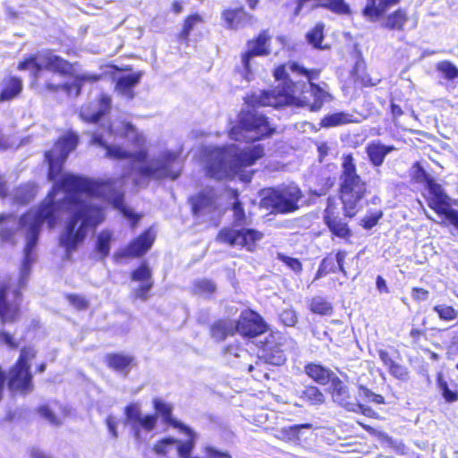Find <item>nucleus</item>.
I'll use <instances>...</instances> for the list:
<instances>
[{"label": "nucleus", "instance_id": "43", "mask_svg": "<svg viewBox=\"0 0 458 458\" xmlns=\"http://www.w3.org/2000/svg\"><path fill=\"white\" fill-rule=\"evenodd\" d=\"M324 25L321 23L317 24L313 30L307 33L306 37L310 44L318 48L320 47L324 38L323 35Z\"/></svg>", "mask_w": 458, "mask_h": 458}, {"label": "nucleus", "instance_id": "47", "mask_svg": "<svg viewBox=\"0 0 458 458\" xmlns=\"http://www.w3.org/2000/svg\"><path fill=\"white\" fill-rule=\"evenodd\" d=\"M433 310L437 313L439 318L443 320H454L457 317L455 310L447 305H437L433 308Z\"/></svg>", "mask_w": 458, "mask_h": 458}, {"label": "nucleus", "instance_id": "33", "mask_svg": "<svg viewBox=\"0 0 458 458\" xmlns=\"http://www.w3.org/2000/svg\"><path fill=\"white\" fill-rule=\"evenodd\" d=\"M22 89V82L20 79L16 77L10 78L6 83L4 85V88L0 93V100L6 101L10 100L16 96Z\"/></svg>", "mask_w": 458, "mask_h": 458}, {"label": "nucleus", "instance_id": "10", "mask_svg": "<svg viewBox=\"0 0 458 458\" xmlns=\"http://www.w3.org/2000/svg\"><path fill=\"white\" fill-rule=\"evenodd\" d=\"M260 357L265 362L280 366L286 360L285 352L291 344V339L282 333H271L260 341Z\"/></svg>", "mask_w": 458, "mask_h": 458}, {"label": "nucleus", "instance_id": "19", "mask_svg": "<svg viewBox=\"0 0 458 458\" xmlns=\"http://www.w3.org/2000/svg\"><path fill=\"white\" fill-rule=\"evenodd\" d=\"M428 191L431 194L428 201V207L437 215L446 216L450 210H454L451 207V198L439 183L435 182H429Z\"/></svg>", "mask_w": 458, "mask_h": 458}, {"label": "nucleus", "instance_id": "6", "mask_svg": "<svg viewBox=\"0 0 458 458\" xmlns=\"http://www.w3.org/2000/svg\"><path fill=\"white\" fill-rule=\"evenodd\" d=\"M289 69L292 72L305 76L309 81L308 84L305 82L300 84L299 89L304 93L297 94L299 98L295 99V103L300 102L302 106H309L310 111H318L326 101L332 99V96L325 89L311 82L312 80L318 79V71L308 70L297 63H292Z\"/></svg>", "mask_w": 458, "mask_h": 458}, {"label": "nucleus", "instance_id": "30", "mask_svg": "<svg viewBox=\"0 0 458 458\" xmlns=\"http://www.w3.org/2000/svg\"><path fill=\"white\" fill-rule=\"evenodd\" d=\"M223 16L228 26L232 29H238L250 23L252 16L241 7L234 10H227L224 12Z\"/></svg>", "mask_w": 458, "mask_h": 458}, {"label": "nucleus", "instance_id": "50", "mask_svg": "<svg viewBox=\"0 0 458 458\" xmlns=\"http://www.w3.org/2000/svg\"><path fill=\"white\" fill-rule=\"evenodd\" d=\"M280 321L286 327H293L298 321L297 314L293 309H285L279 315Z\"/></svg>", "mask_w": 458, "mask_h": 458}, {"label": "nucleus", "instance_id": "61", "mask_svg": "<svg viewBox=\"0 0 458 458\" xmlns=\"http://www.w3.org/2000/svg\"><path fill=\"white\" fill-rule=\"evenodd\" d=\"M346 256H347V251L338 250L336 252L335 258V262L337 263L339 271H341L344 275L346 274V271L344 267V263Z\"/></svg>", "mask_w": 458, "mask_h": 458}, {"label": "nucleus", "instance_id": "42", "mask_svg": "<svg viewBox=\"0 0 458 458\" xmlns=\"http://www.w3.org/2000/svg\"><path fill=\"white\" fill-rule=\"evenodd\" d=\"M437 385L444 399L447 403H454L458 400V393L448 387L447 382L443 378L441 374H438L437 376Z\"/></svg>", "mask_w": 458, "mask_h": 458}, {"label": "nucleus", "instance_id": "62", "mask_svg": "<svg viewBox=\"0 0 458 458\" xmlns=\"http://www.w3.org/2000/svg\"><path fill=\"white\" fill-rule=\"evenodd\" d=\"M412 297L416 301H425L428 297V291L415 287L412 289Z\"/></svg>", "mask_w": 458, "mask_h": 458}, {"label": "nucleus", "instance_id": "32", "mask_svg": "<svg viewBox=\"0 0 458 458\" xmlns=\"http://www.w3.org/2000/svg\"><path fill=\"white\" fill-rule=\"evenodd\" d=\"M191 292L194 295L209 300L216 292V284L207 278L196 279L192 284Z\"/></svg>", "mask_w": 458, "mask_h": 458}, {"label": "nucleus", "instance_id": "52", "mask_svg": "<svg viewBox=\"0 0 458 458\" xmlns=\"http://www.w3.org/2000/svg\"><path fill=\"white\" fill-rule=\"evenodd\" d=\"M122 128L124 131V135L128 139H132V140L138 145L140 146L143 143L142 137L138 134L134 126L129 123H123Z\"/></svg>", "mask_w": 458, "mask_h": 458}, {"label": "nucleus", "instance_id": "55", "mask_svg": "<svg viewBox=\"0 0 458 458\" xmlns=\"http://www.w3.org/2000/svg\"><path fill=\"white\" fill-rule=\"evenodd\" d=\"M381 217H382L381 211H379L378 213L372 214L370 216H367L361 220V225L365 229H368V230L371 229L377 224L378 220Z\"/></svg>", "mask_w": 458, "mask_h": 458}, {"label": "nucleus", "instance_id": "28", "mask_svg": "<svg viewBox=\"0 0 458 458\" xmlns=\"http://www.w3.org/2000/svg\"><path fill=\"white\" fill-rule=\"evenodd\" d=\"M304 371L310 377L320 385H327L332 381L334 377H336L331 369L317 363L307 364Z\"/></svg>", "mask_w": 458, "mask_h": 458}, {"label": "nucleus", "instance_id": "12", "mask_svg": "<svg viewBox=\"0 0 458 458\" xmlns=\"http://www.w3.org/2000/svg\"><path fill=\"white\" fill-rule=\"evenodd\" d=\"M126 423L130 426L134 438L141 441V431H152L157 423V414L143 415L138 403H130L124 409Z\"/></svg>", "mask_w": 458, "mask_h": 458}, {"label": "nucleus", "instance_id": "13", "mask_svg": "<svg viewBox=\"0 0 458 458\" xmlns=\"http://www.w3.org/2000/svg\"><path fill=\"white\" fill-rule=\"evenodd\" d=\"M262 236L261 233L254 229L224 228L219 232L217 240L232 247L246 248L248 250H252L256 242L261 240Z\"/></svg>", "mask_w": 458, "mask_h": 458}, {"label": "nucleus", "instance_id": "29", "mask_svg": "<svg viewBox=\"0 0 458 458\" xmlns=\"http://www.w3.org/2000/svg\"><path fill=\"white\" fill-rule=\"evenodd\" d=\"M141 76V72L123 75L117 80L115 88L128 99H132L134 97L133 87L140 82Z\"/></svg>", "mask_w": 458, "mask_h": 458}, {"label": "nucleus", "instance_id": "1", "mask_svg": "<svg viewBox=\"0 0 458 458\" xmlns=\"http://www.w3.org/2000/svg\"><path fill=\"white\" fill-rule=\"evenodd\" d=\"M79 141L74 132H68L61 137L52 149L45 152L48 164V180L54 182L52 191L37 209H30L22 215L19 225L26 231L24 258L21 267L19 286L24 287L30 275V266L34 262L33 250L38 244L43 223L53 229L59 221V213L70 214L64 228L60 233L59 244L70 256L85 240L89 228H95L105 219L104 210L96 204L93 197H101L119 210L121 214L132 221L134 226L140 216L124 205V178L131 174L134 184H141L140 180H175L181 173L179 156L173 151H163L157 156L148 158V151L140 149L127 151L115 145L106 144L101 135L94 134L91 142L106 150V157L114 159H127L130 163L126 171L119 178L106 181H93L82 176L63 174V165L69 154L73 151Z\"/></svg>", "mask_w": 458, "mask_h": 458}, {"label": "nucleus", "instance_id": "2", "mask_svg": "<svg viewBox=\"0 0 458 458\" xmlns=\"http://www.w3.org/2000/svg\"><path fill=\"white\" fill-rule=\"evenodd\" d=\"M263 155L264 148L260 144L244 148L236 144L215 148L209 152L207 174L216 180L233 177L243 167L252 165Z\"/></svg>", "mask_w": 458, "mask_h": 458}, {"label": "nucleus", "instance_id": "24", "mask_svg": "<svg viewBox=\"0 0 458 458\" xmlns=\"http://www.w3.org/2000/svg\"><path fill=\"white\" fill-rule=\"evenodd\" d=\"M8 287V284L0 282V319L2 324L14 322L20 310L18 302H10L7 300Z\"/></svg>", "mask_w": 458, "mask_h": 458}, {"label": "nucleus", "instance_id": "26", "mask_svg": "<svg viewBox=\"0 0 458 458\" xmlns=\"http://www.w3.org/2000/svg\"><path fill=\"white\" fill-rule=\"evenodd\" d=\"M399 2L400 0H368L363 14L369 21H375Z\"/></svg>", "mask_w": 458, "mask_h": 458}, {"label": "nucleus", "instance_id": "40", "mask_svg": "<svg viewBox=\"0 0 458 458\" xmlns=\"http://www.w3.org/2000/svg\"><path fill=\"white\" fill-rule=\"evenodd\" d=\"M437 70L447 81L458 79V68L449 61H441L437 64Z\"/></svg>", "mask_w": 458, "mask_h": 458}, {"label": "nucleus", "instance_id": "20", "mask_svg": "<svg viewBox=\"0 0 458 458\" xmlns=\"http://www.w3.org/2000/svg\"><path fill=\"white\" fill-rule=\"evenodd\" d=\"M155 236L150 229L146 230L139 237L134 239L126 248L115 254L116 259L136 258L144 255L153 245Z\"/></svg>", "mask_w": 458, "mask_h": 458}, {"label": "nucleus", "instance_id": "9", "mask_svg": "<svg viewBox=\"0 0 458 458\" xmlns=\"http://www.w3.org/2000/svg\"><path fill=\"white\" fill-rule=\"evenodd\" d=\"M301 197V189L295 184H289L268 190L261 202L274 212L286 214L298 209V202Z\"/></svg>", "mask_w": 458, "mask_h": 458}, {"label": "nucleus", "instance_id": "36", "mask_svg": "<svg viewBox=\"0 0 458 458\" xmlns=\"http://www.w3.org/2000/svg\"><path fill=\"white\" fill-rule=\"evenodd\" d=\"M351 122H352V114L344 112H338L326 115L321 120L320 124L322 127L329 128L343 125Z\"/></svg>", "mask_w": 458, "mask_h": 458}, {"label": "nucleus", "instance_id": "4", "mask_svg": "<svg viewBox=\"0 0 458 458\" xmlns=\"http://www.w3.org/2000/svg\"><path fill=\"white\" fill-rule=\"evenodd\" d=\"M274 76L276 81H283L284 87L283 89H272L255 92L250 97V102L253 106H273L276 108L289 106L295 103V99L299 97L297 94L304 93L299 89L300 82H293L286 72L284 65L278 66Z\"/></svg>", "mask_w": 458, "mask_h": 458}, {"label": "nucleus", "instance_id": "27", "mask_svg": "<svg viewBox=\"0 0 458 458\" xmlns=\"http://www.w3.org/2000/svg\"><path fill=\"white\" fill-rule=\"evenodd\" d=\"M236 333L235 321L231 319H220L210 327L211 337L217 342L224 341L227 336Z\"/></svg>", "mask_w": 458, "mask_h": 458}, {"label": "nucleus", "instance_id": "35", "mask_svg": "<svg viewBox=\"0 0 458 458\" xmlns=\"http://www.w3.org/2000/svg\"><path fill=\"white\" fill-rule=\"evenodd\" d=\"M309 308L312 313L321 316H328L333 312L332 304L321 296L313 297L310 301Z\"/></svg>", "mask_w": 458, "mask_h": 458}, {"label": "nucleus", "instance_id": "3", "mask_svg": "<svg viewBox=\"0 0 458 458\" xmlns=\"http://www.w3.org/2000/svg\"><path fill=\"white\" fill-rule=\"evenodd\" d=\"M340 198L345 216L352 217L360 208V202L365 196L366 182L357 174L353 158L348 156L343 162L340 176Z\"/></svg>", "mask_w": 458, "mask_h": 458}, {"label": "nucleus", "instance_id": "45", "mask_svg": "<svg viewBox=\"0 0 458 458\" xmlns=\"http://www.w3.org/2000/svg\"><path fill=\"white\" fill-rule=\"evenodd\" d=\"M233 196L235 198V200L233 203V211L234 218L233 224L235 226H240L245 222L246 216L242 202L238 199V193L236 191L233 192Z\"/></svg>", "mask_w": 458, "mask_h": 458}, {"label": "nucleus", "instance_id": "7", "mask_svg": "<svg viewBox=\"0 0 458 458\" xmlns=\"http://www.w3.org/2000/svg\"><path fill=\"white\" fill-rule=\"evenodd\" d=\"M19 69L30 70L35 80H40L44 77L45 71L67 75L72 67L68 61L47 50L21 62Z\"/></svg>", "mask_w": 458, "mask_h": 458}, {"label": "nucleus", "instance_id": "17", "mask_svg": "<svg viewBox=\"0 0 458 458\" xmlns=\"http://www.w3.org/2000/svg\"><path fill=\"white\" fill-rule=\"evenodd\" d=\"M131 278L132 281L140 283L133 291L134 298L147 301L148 292L154 285L152 271L148 264L146 261L142 262L138 268L131 272Z\"/></svg>", "mask_w": 458, "mask_h": 458}, {"label": "nucleus", "instance_id": "5", "mask_svg": "<svg viewBox=\"0 0 458 458\" xmlns=\"http://www.w3.org/2000/svg\"><path fill=\"white\" fill-rule=\"evenodd\" d=\"M275 131L267 118L252 106L240 113L239 124L232 128L230 137L236 141H257L271 136Z\"/></svg>", "mask_w": 458, "mask_h": 458}, {"label": "nucleus", "instance_id": "38", "mask_svg": "<svg viewBox=\"0 0 458 458\" xmlns=\"http://www.w3.org/2000/svg\"><path fill=\"white\" fill-rule=\"evenodd\" d=\"M187 436L189 437L188 440L184 442L177 440L175 445L180 458L191 457V452L195 447L197 434L192 430V434Z\"/></svg>", "mask_w": 458, "mask_h": 458}, {"label": "nucleus", "instance_id": "46", "mask_svg": "<svg viewBox=\"0 0 458 458\" xmlns=\"http://www.w3.org/2000/svg\"><path fill=\"white\" fill-rule=\"evenodd\" d=\"M177 440L174 437H165L158 441L153 447L154 452L159 455H165L175 446Z\"/></svg>", "mask_w": 458, "mask_h": 458}, {"label": "nucleus", "instance_id": "23", "mask_svg": "<svg viewBox=\"0 0 458 458\" xmlns=\"http://www.w3.org/2000/svg\"><path fill=\"white\" fill-rule=\"evenodd\" d=\"M153 406L157 413L161 416L162 422L164 424L178 428L186 435L192 434V429L190 427L186 426L173 417L172 404L164 402L160 398H155L153 400Z\"/></svg>", "mask_w": 458, "mask_h": 458}, {"label": "nucleus", "instance_id": "16", "mask_svg": "<svg viewBox=\"0 0 458 458\" xmlns=\"http://www.w3.org/2000/svg\"><path fill=\"white\" fill-rule=\"evenodd\" d=\"M100 79L99 75L82 73L77 75L73 81L65 83H55L53 80L46 81L45 87L47 90L55 92L63 90L69 97H78L81 94L84 82H96Z\"/></svg>", "mask_w": 458, "mask_h": 458}, {"label": "nucleus", "instance_id": "14", "mask_svg": "<svg viewBox=\"0 0 458 458\" xmlns=\"http://www.w3.org/2000/svg\"><path fill=\"white\" fill-rule=\"evenodd\" d=\"M236 333L252 338L265 333L267 324L263 318L256 312L245 311L242 313L240 318L235 321Z\"/></svg>", "mask_w": 458, "mask_h": 458}, {"label": "nucleus", "instance_id": "63", "mask_svg": "<svg viewBox=\"0 0 458 458\" xmlns=\"http://www.w3.org/2000/svg\"><path fill=\"white\" fill-rule=\"evenodd\" d=\"M358 408L355 409V410H349V411H352V412H360L362 413L363 415H366V416H369V417H371L375 412L374 411L369 407V406H366L364 404H361L360 403H358Z\"/></svg>", "mask_w": 458, "mask_h": 458}, {"label": "nucleus", "instance_id": "49", "mask_svg": "<svg viewBox=\"0 0 458 458\" xmlns=\"http://www.w3.org/2000/svg\"><path fill=\"white\" fill-rule=\"evenodd\" d=\"M277 259L284 262L294 273L300 274L302 270V265L298 259L288 257L283 253L277 254Z\"/></svg>", "mask_w": 458, "mask_h": 458}, {"label": "nucleus", "instance_id": "59", "mask_svg": "<svg viewBox=\"0 0 458 458\" xmlns=\"http://www.w3.org/2000/svg\"><path fill=\"white\" fill-rule=\"evenodd\" d=\"M320 267H323V269L328 274L336 272L335 259L331 256L324 258L320 262Z\"/></svg>", "mask_w": 458, "mask_h": 458}, {"label": "nucleus", "instance_id": "18", "mask_svg": "<svg viewBox=\"0 0 458 458\" xmlns=\"http://www.w3.org/2000/svg\"><path fill=\"white\" fill-rule=\"evenodd\" d=\"M110 108V97L106 94H101L98 101L81 106L80 117L84 122L97 123L103 115L109 112Z\"/></svg>", "mask_w": 458, "mask_h": 458}, {"label": "nucleus", "instance_id": "31", "mask_svg": "<svg viewBox=\"0 0 458 458\" xmlns=\"http://www.w3.org/2000/svg\"><path fill=\"white\" fill-rule=\"evenodd\" d=\"M407 21L408 13L406 10L398 8L384 19L382 26L392 30H403Z\"/></svg>", "mask_w": 458, "mask_h": 458}, {"label": "nucleus", "instance_id": "22", "mask_svg": "<svg viewBox=\"0 0 458 458\" xmlns=\"http://www.w3.org/2000/svg\"><path fill=\"white\" fill-rule=\"evenodd\" d=\"M329 201L330 199H328V205L324 212L325 224L333 235L346 240L352 236V231L345 218L340 217L338 214L335 212V208L331 206Z\"/></svg>", "mask_w": 458, "mask_h": 458}, {"label": "nucleus", "instance_id": "54", "mask_svg": "<svg viewBox=\"0 0 458 458\" xmlns=\"http://www.w3.org/2000/svg\"><path fill=\"white\" fill-rule=\"evenodd\" d=\"M67 300L78 310H86L88 308V301L83 296L77 294H68Z\"/></svg>", "mask_w": 458, "mask_h": 458}, {"label": "nucleus", "instance_id": "21", "mask_svg": "<svg viewBox=\"0 0 458 458\" xmlns=\"http://www.w3.org/2000/svg\"><path fill=\"white\" fill-rule=\"evenodd\" d=\"M328 390L333 402L346 411L359 407L358 403L352 400L348 386L337 376L332 378Z\"/></svg>", "mask_w": 458, "mask_h": 458}, {"label": "nucleus", "instance_id": "8", "mask_svg": "<svg viewBox=\"0 0 458 458\" xmlns=\"http://www.w3.org/2000/svg\"><path fill=\"white\" fill-rule=\"evenodd\" d=\"M36 354V350L30 346L21 350L18 360L8 373V386L12 391L27 394L33 390L30 361Z\"/></svg>", "mask_w": 458, "mask_h": 458}, {"label": "nucleus", "instance_id": "64", "mask_svg": "<svg viewBox=\"0 0 458 458\" xmlns=\"http://www.w3.org/2000/svg\"><path fill=\"white\" fill-rule=\"evenodd\" d=\"M445 217L458 229V210H450L449 214Z\"/></svg>", "mask_w": 458, "mask_h": 458}, {"label": "nucleus", "instance_id": "25", "mask_svg": "<svg viewBox=\"0 0 458 458\" xmlns=\"http://www.w3.org/2000/svg\"><path fill=\"white\" fill-rule=\"evenodd\" d=\"M394 150H395V147L392 145H385L379 140H373L366 147V153L369 160L375 167L382 165L386 157Z\"/></svg>", "mask_w": 458, "mask_h": 458}, {"label": "nucleus", "instance_id": "34", "mask_svg": "<svg viewBox=\"0 0 458 458\" xmlns=\"http://www.w3.org/2000/svg\"><path fill=\"white\" fill-rule=\"evenodd\" d=\"M106 359L108 366L116 371H123L131 364L133 360L131 356L121 353L107 354Z\"/></svg>", "mask_w": 458, "mask_h": 458}, {"label": "nucleus", "instance_id": "60", "mask_svg": "<svg viewBox=\"0 0 458 458\" xmlns=\"http://www.w3.org/2000/svg\"><path fill=\"white\" fill-rule=\"evenodd\" d=\"M0 343L7 344L12 349L18 347V344L13 340L12 335L4 331H0Z\"/></svg>", "mask_w": 458, "mask_h": 458}, {"label": "nucleus", "instance_id": "15", "mask_svg": "<svg viewBox=\"0 0 458 458\" xmlns=\"http://www.w3.org/2000/svg\"><path fill=\"white\" fill-rule=\"evenodd\" d=\"M217 194L212 188H207L195 196H191L189 201L191 211L197 217L211 215L216 209Z\"/></svg>", "mask_w": 458, "mask_h": 458}, {"label": "nucleus", "instance_id": "57", "mask_svg": "<svg viewBox=\"0 0 458 458\" xmlns=\"http://www.w3.org/2000/svg\"><path fill=\"white\" fill-rule=\"evenodd\" d=\"M359 64L356 65V73H357V80L360 81L361 84L364 87H372L377 85V83L380 81V80H372L369 74H360L358 73Z\"/></svg>", "mask_w": 458, "mask_h": 458}, {"label": "nucleus", "instance_id": "41", "mask_svg": "<svg viewBox=\"0 0 458 458\" xmlns=\"http://www.w3.org/2000/svg\"><path fill=\"white\" fill-rule=\"evenodd\" d=\"M358 398L365 402H371L377 404L385 403V398L381 394H375L363 385H358Z\"/></svg>", "mask_w": 458, "mask_h": 458}, {"label": "nucleus", "instance_id": "11", "mask_svg": "<svg viewBox=\"0 0 458 458\" xmlns=\"http://www.w3.org/2000/svg\"><path fill=\"white\" fill-rule=\"evenodd\" d=\"M270 36L267 30L261 31L254 39L247 42V51L242 56L243 77L246 81L252 80V64L256 56H267L270 54Z\"/></svg>", "mask_w": 458, "mask_h": 458}, {"label": "nucleus", "instance_id": "56", "mask_svg": "<svg viewBox=\"0 0 458 458\" xmlns=\"http://www.w3.org/2000/svg\"><path fill=\"white\" fill-rule=\"evenodd\" d=\"M38 412L40 416L47 420L51 424L58 425L59 421L56 419L54 412L50 410V408L47 405L40 406L38 408Z\"/></svg>", "mask_w": 458, "mask_h": 458}, {"label": "nucleus", "instance_id": "51", "mask_svg": "<svg viewBox=\"0 0 458 458\" xmlns=\"http://www.w3.org/2000/svg\"><path fill=\"white\" fill-rule=\"evenodd\" d=\"M307 428L310 429L312 428V425L310 423H304V424H297L289 427L288 428H284L283 432L286 435V437L291 439L299 438V435L301 429Z\"/></svg>", "mask_w": 458, "mask_h": 458}, {"label": "nucleus", "instance_id": "39", "mask_svg": "<svg viewBox=\"0 0 458 458\" xmlns=\"http://www.w3.org/2000/svg\"><path fill=\"white\" fill-rule=\"evenodd\" d=\"M301 397L306 399L313 405L321 404L325 402L323 393L317 386H306Z\"/></svg>", "mask_w": 458, "mask_h": 458}, {"label": "nucleus", "instance_id": "53", "mask_svg": "<svg viewBox=\"0 0 458 458\" xmlns=\"http://www.w3.org/2000/svg\"><path fill=\"white\" fill-rule=\"evenodd\" d=\"M388 369L390 374L395 377L396 378L401 380L407 379L408 370L406 367L394 362Z\"/></svg>", "mask_w": 458, "mask_h": 458}, {"label": "nucleus", "instance_id": "48", "mask_svg": "<svg viewBox=\"0 0 458 458\" xmlns=\"http://www.w3.org/2000/svg\"><path fill=\"white\" fill-rule=\"evenodd\" d=\"M35 196L34 189L30 186H24L18 189L15 193V199L22 204L30 202Z\"/></svg>", "mask_w": 458, "mask_h": 458}, {"label": "nucleus", "instance_id": "44", "mask_svg": "<svg viewBox=\"0 0 458 458\" xmlns=\"http://www.w3.org/2000/svg\"><path fill=\"white\" fill-rule=\"evenodd\" d=\"M201 21V18L199 14L190 15L184 21L182 30L179 34L180 40L187 41L188 37L194 28V26Z\"/></svg>", "mask_w": 458, "mask_h": 458}, {"label": "nucleus", "instance_id": "58", "mask_svg": "<svg viewBox=\"0 0 458 458\" xmlns=\"http://www.w3.org/2000/svg\"><path fill=\"white\" fill-rule=\"evenodd\" d=\"M106 425L108 428L109 433L114 438L118 437V431H117V421L114 416L108 415L106 419Z\"/></svg>", "mask_w": 458, "mask_h": 458}, {"label": "nucleus", "instance_id": "37", "mask_svg": "<svg viewBox=\"0 0 458 458\" xmlns=\"http://www.w3.org/2000/svg\"><path fill=\"white\" fill-rule=\"evenodd\" d=\"M111 239L112 234L108 231H102L97 237L96 250L101 254L102 258L109 255Z\"/></svg>", "mask_w": 458, "mask_h": 458}]
</instances>
